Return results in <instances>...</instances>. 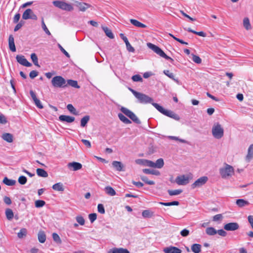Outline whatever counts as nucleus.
Instances as JSON below:
<instances>
[{"label": "nucleus", "instance_id": "nucleus-35", "mask_svg": "<svg viewBox=\"0 0 253 253\" xmlns=\"http://www.w3.org/2000/svg\"><path fill=\"white\" fill-rule=\"evenodd\" d=\"M164 162L163 159L160 158L156 161V163H154V168L161 169L164 166Z\"/></svg>", "mask_w": 253, "mask_h": 253}, {"label": "nucleus", "instance_id": "nucleus-32", "mask_svg": "<svg viewBox=\"0 0 253 253\" xmlns=\"http://www.w3.org/2000/svg\"><path fill=\"white\" fill-rule=\"evenodd\" d=\"M2 182L4 184L8 186H13L16 183L15 180L9 179L7 177H5L3 178Z\"/></svg>", "mask_w": 253, "mask_h": 253}, {"label": "nucleus", "instance_id": "nucleus-20", "mask_svg": "<svg viewBox=\"0 0 253 253\" xmlns=\"http://www.w3.org/2000/svg\"><path fill=\"white\" fill-rule=\"evenodd\" d=\"M253 158V144H251L248 150V154L246 157V160L250 162Z\"/></svg>", "mask_w": 253, "mask_h": 253}, {"label": "nucleus", "instance_id": "nucleus-31", "mask_svg": "<svg viewBox=\"0 0 253 253\" xmlns=\"http://www.w3.org/2000/svg\"><path fill=\"white\" fill-rule=\"evenodd\" d=\"M118 117L122 122L126 124H129L131 123V122L122 113L118 114Z\"/></svg>", "mask_w": 253, "mask_h": 253}, {"label": "nucleus", "instance_id": "nucleus-54", "mask_svg": "<svg viewBox=\"0 0 253 253\" xmlns=\"http://www.w3.org/2000/svg\"><path fill=\"white\" fill-rule=\"evenodd\" d=\"M192 60L194 62H195L196 63H197V64H200L202 62V60L200 58V57H199L197 55H194L193 54H192Z\"/></svg>", "mask_w": 253, "mask_h": 253}, {"label": "nucleus", "instance_id": "nucleus-49", "mask_svg": "<svg viewBox=\"0 0 253 253\" xmlns=\"http://www.w3.org/2000/svg\"><path fill=\"white\" fill-rule=\"evenodd\" d=\"M45 204V202L42 200H37L35 202V207L36 208H41L44 206Z\"/></svg>", "mask_w": 253, "mask_h": 253}, {"label": "nucleus", "instance_id": "nucleus-44", "mask_svg": "<svg viewBox=\"0 0 253 253\" xmlns=\"http://www.w3.org/2000/svg\"><path fill=\"white\" fill-rule=\"evenodd\" d=\"M31 58L33 62V63L37 66L40 67L38 64V59L37 55L35 53H32L31 55Z\"/></svg>", "mask_w": 253, "mask_h": 253}, {"label": "nucleus", "instance_id": "nucleus-52", "mask_svg": "<svg viewBox=\"0 0 253 253\" xmlns=\"http://www.w3.org/2000/svg\"><path fill=\"white\" fill-rule=\"evenodd\" d=\"M147 160H145V159H136L135 162L138 165L146 166Z\"/></svg>", "mask_w": 253, "mask_h": 253}, {"label": "nucleus", "instance_id": "nucleus-61", "mask_svg": "<svg viewBox=\"0 0 253 253\" xmlns=\"http://www.w3.org/2000/svg\"><path fill=\"white\" fill-rule=\"evenodd\" d=\"M143 217H150L151 216V212L149 210H144L142 213Z\"/></svg>", "mask_w": 253, "mask_h": 253}, {"label": "nucleus", "instance_id": "nucleus-34", "mask_svg": "<svg viewBox=\"0 0 253 253\" xmlns=\"http://www.w3.org/2000/svg\"><path fill=\"white\" fill-rule=\"evenodd\" d=\"M5 215L8 220H11L14 217L12 210L10 209H7L5 210Z\"/></svg>", "mask_w": 253, "mask_h": 253}, {"label": "nucleus", "instance_id": "nucleus-26", "mask_svg": "<svg viewBox=\"0 0 253 253\" xmlns=\"http://www.w3.org/2000/svg\"><path fill=\"white\" fill-rule=\"evenodd\" d=\"M236 203L237 205L239 207H243L246 206H248L250 203L248 201H246L242 199H238L236 200Z\"/></svg>", "mask_w": 253, "mask_h": 253}, {"label": "nucleus", "instance_id": "nucleus-46", "mask_svg": "<svg viewBox=\"0 0 253 253\" xmlns=\"http://www.w3.org/2000/svg\"><path fill=\"white\" fill-rule=\"evenodd\" d=\"M141 179L145 182L146 183L149 185H154L155 184V182L152 180H148V178L145 176H141Z\"/></svg>", "mask_w": 253, "mask_h": 253}, {"label": "nucleus", "instance_id": "nucleus-3", "mask_svg": "<svg viewBox=\"0 0 253 253\" xmlns=\"http://www.w3.org/2000/svg\"><path fill=\"white\" fill-rule=\"evenodd\" d=\"M211 132L215 138L219 139L223 136L224 129L221 125L217 123L213 125Z\"/></svg>", "mask_w": 253, "mask_h": 253}, {"label": "nucleus", "instance_id": "nucleus-33", "mask_svg": "<svg viewBox=\"0 0 253 253\" xmlns=\"http://www.w3.org/2000/svg\"><path fill=\"white\" fill-rule=\"evenodd\" d=\"M37 173L38 176L42 177H47L48 176L47 172L42 169H37Z\"/></svg>", "mask_w": 253, "mask_h": 253}, {"label": "nucleus", "instance_id": "nucleus-57", "mask_svg": "<svg viewBox=\"0 0 253 253\" xmlns=\"http://www.w3.org/2000/svg\"><path fill=\"white\" fill-rule=\"evenodd\" d=\"M132 80L134 82H142L143 79L139 75H135L132 77Z\"/></svg>", "mask_w": 253, "mask_h": 253}, {"label": "nucleus", "instance_id": "nucleus-62", "mask_svg": "<svg viewBox=\"0 0 253 253\" xmlns=\"http://www.w3.org/2000/svg\"><path fill=\"white\" fill-rule=\"evenodd\" d=\"M34 102L38 108L40 109L43 108V106L42 105L40 100L39 99H36L35 101H34Z\"/></svg>", "mask_w": 253, "mask_h": 253}, {"label": "nucleus", "instance_id": "nucleus-16", "mask_svg": "<svg viewBox=\"0 0 253 253\" xmlns=\"http://www.w3.org/2000/svg\"><path fill=\"white\" fill-rule=\"evenodd\" d=\"M59 119L61 122H65L68 123H71L75 121V118L72 116L67 115H60L59 117Z\"/></svg>", "mask_w": 253, "mask_h": 253}, {"label": "nucleus", "instance_id": "nucleus-14", "mask_svg": "<svg viewBox=\"0 0 253 253\" xmlns=\"http://www.w3.org/2000/svg\"><path fill=\"white\" fill-rule=\"evenodd\" d=\"M163 251L165 253H181V250L177 247L170 246L164 249Z\"/></svg>", "mask_w": 253, "mask_h": 253}, {"label": "nucleus", "instance_id": "nucleus-28", "mask_svg": "<svg viewBox=\"0 0 253 253\" xmlns=\"http://www.w3.org/2000/svg\"><path fill=\"white\" fill-rule=\"evenodd\" d=\"M143 172L144 173L148 174H154L155 175H159L160 174V173L159 171L154 169H143Z\"/></svg>", "mask_w": 253, "mask_h": 253}, {"label": "nucleus", "instance_id": "nucleus-55", "mask_svg": "<svg viewBox=\"0 0 253 253\" xmlns=\"http://www.w3.org/2000/svg\"><path fill=\"white\" fill-rule=\"evenodd\" d=\"M181 236L183 237H187L190 234V231L186 228L181 230L180 233Z\"/></svg>", "mask_w": 253, "mask_h": 253}, {"label": "nucleus", "instance_id": "nucleus-6", "mask_svg": "<svg viewBox=\"0 0 253 253\" xmlns=\"http://www.w3.org/2000/svg\"><path fill=\"white\" fill-rule=\"evenodd\" d=\"M51 84L54 87L65 88L66 87V81L60 76H56L51 80Z\"/></svg>", "mask_w": 253, "mask_h": 253}, {"label": "nucleus", "instance_id": "nucleus-29", "mask_svg": "<svg viewBox=\"0 0 253 253\" xmlns=\"http://www.w3.org/2000/svg\"><path fill=\"white\" fill-rule=\"evenodd\" d=\"M52 188L53 190L57 191L62 192L64 190L63 185L61 182H58L54 184L52 186Z\"/></svg>", "mask_w": 253, "mask_h": 253}, {"label": "nucleus", "instance_id": "nucleus-60", "mask_svg": "<svg viewBox=\"0 0 253 253\" xmlns=\"http://www.w3.org/2000/svg\"><path fill=\"white\" fill-rule=\"evenodd\" d=\"M58 46L61 51L67 57H70L69 54L64 49V48L59 44L58 43Z\"/></svg>", "mask_w": 253, "mask_h": 253}, {"label": "nucleus", "instance_id": "nucleus-25", "mask_svg": "<svg viewBox=\"0 0 253 253\" xmlns=\"http://www.w3.org/2000/svg\"><path fill=\"white\" fill-rule=\"evenodd\" d=\"M201 245L199 244H194L192 245L191 249L194 253H200L201 252Z\"/></svg>", "mask_w": 253, "mask_h": 253}, {"label": "nucleus", "instance_id": "nucleus-9", "mask_svg": "<svg viewBox=\"0 0 253 253\" xmlns=\"http://www.w3.org/2000/svg\"><path fill=\"white\" fill-rule=\"evenodd\" d=\"M191 178V176L189 175L178 176L175 179V182L179 185H185L189 183Z\"/></svg>", "mask_w": 253, "mask_h": 253}, {"label": "nucleus", "instance_id": "nucleus-21", "mask_svg": "<svg viewBox=\"0 0 253 253\" xmlns=\"http://www.w3.org/2000/svg\"><path fill=\"white\" fill-rule=\"evenodd\" d=\"M112 166L113 167L118 171H123V165L121 162L119 161H113L112 163Z\"/></svg>", "mask_w": 253, "mask_h": 253}, {"label": "nucleus", "instance_id": "nucleus-36", "mask_svg": "<svg viewBox=\"0 0 253 253\" xmlns=\"http://www.w3.org/2000/svg\"><path fill=\"white\" fill-rule=\"evenodd\" d=\"M168 138L169 139H171V140H176V141H178L179 142H180L181 143H186V144H190L189 142H188V141H187L186 140H184V139H183L179 138L178 137H177V136H169Z\"/></svg>", "mask_w": 253, "mask_h": 253}, {"label": "nucleus", "instance_id": "nucleus-23", "mask_svg": "<svg viewBox=\"0 0 253 253\" xmlns=\"http://www.w3.org/2000/svg\"><path fill=\"white\" fill-rule=\"evenodd\" d=\"M130 22L132 25L137 27L142 28H145L147 27V26L146 25L140 22L139 21L135 19H131L130 20Z\"/></svg>", "mask_w": 253, "mask_h": 253}, {"label": "nucleus", "instance_id": "nucleus-59", "mask_svg": "<svg viewBox=\"0 0 253 253\" xmlns=\"http://www.w3.org/2000/svg\"><path fill=\"white\" fill-rule=\"evenodd\" d=\"M126 49L129 52H134V51H135L134 48L131 46V45L130 44L129 42H126Z\"/></svg>", "mask_w": 253, "mask_h": 253}, {"label": "nucleus", "instance_id": "nucleus-4", "mask_svg": "<svg viewBox=\"0 0 253 253\" xmlns=\"http://www.w3.org/2000/svg\"><path fill=\"white\" fill-rule=\"evenodd\" d=\"M147 46L151 49L152 50H153L155 53H156L157 54L159 55L161 57L169 60L173 61V59L168 56L158 46L150 43L148 42L147 43Z\"/></svg>", "mask_w": 253, "mask_h": 253}, {"label": "nucleus", "instance_id": "nucleus-19", "mask_svg": "<svg viewBox=\"0 0 253 253\" xmlns=\"http://www.w3.org/2000/svg\"><path fill=\"white\" fill-rule=\"evenodd\" d=\"M1 138L8 143H11L13 141V135L10 133H4L1 135Z\"/></svg>", "mask_w": 253, "mask_h": 253}, {"label": "nucleus", "instance_id": "nucleus-40", "mask_svg": "<svg viewBox=\"0 0 253 253\" xmlns=\"http://www.w3.org/2000/svg\"><path fill=\"white\" fill-rule=\"evenodd\" d=\"M206 232L208 235L212 236L217 233V230L213 227H208L206 230Z\"/></svg>", "mask_w": 253, "mask_h": 253}, {"label": "nucleus", "instance_id": "nucleus-18", "mask_svg": "<svg viewBox=\"0 0 253 253\" xmlns=\"http://www.w3.org/2000/svg\"><path fill=\"white\" fill-rule=\"evenodd\" d=\"M76 5L81 11H85L90 6V5L84 2H77Z\"/></svg>", "mask_w": 253, "mask_h": 253}, {"label": "nucleus", "instance_id": "nucleus-13", "mask_svg": "<svg viewBox=\"0 0 253 253\" xmlns=\"http://www.w3.org/2000/svg\"><path fill=\"white\" fill-rule=\"evenodd\" d=\"M239 225L237 222H230L224 225V229L227 231H235L238 229Z\"/></svg>", "mask_w": 253, "mask_h": 253}, {"label": "nucleus", "instance_id": "nucleus-17", "mask_svg": "<svg viewBox=\"0 0 253 253\" xmlns=\"http://www.w3.org/2000/svg\"><path fill=\"white\" fill-rule=\"evenodd\" d=\"M8 45L10 50L12 52L16 51V47L14 43V39L12 35H10L8 38Z\"/></svg>", "mask_w": 253, "mask_h": 253}, {"label": "nucleus", "instance_id": "nucleus-38", "mask_svg": "<svg viewBox=\"0 0 253 253\" xmlns=\"http://www.w3.org/2000/svg\"><path fill=\"white\" fill-rule=\"evenodd\" d=\"M243 25L247 30L251 29L252 27L248 18H245L243 20Z\"/></svg>", "mask_w": 253, "mask_h": 253}, {"label": "nucleus", "instance_id": "nucleus-42", "mask_svg": "<svg viewBox=\"0 0 253 253\" xmlns=\"http://www.w3.org/2000/svg\"><path fill=\"white\" fill-rule=\"evenodd\" d=\"M164 73L171 79L178 83V80L175 79L174 74L170 72L169 70H164Z\"/></svg>", "mask_w": 253, "mask_h": 253}, {"label": "nucleus", "instance_id": "nucleus-53", "mask_svg": "<svg viewBox=\"0 0 253 253\" xmlns=\"http://www.w3.org/2000/svg\"><path fill=\"white\" fill-rule=\"evenodd\" d=\"M52 238H53V240L55 242H56V243H61V239H60V237L59 236V235L57 233H53L52 234Z\"/></svg>", "mask_w": 253, "mask_h": 253}, {"label": "nucleus", "instance_id": "nucleus-15", "mask_svg": "<svg viewBox=\"0 0 253 253\" xmlns=\"http://www.w3.org/2000/svg\"><path fill=\"white\" fill-rule=\"evenodd\" d=\"M68 167L70 169H72L74 171H77L82 169V165L80 163L74 162L68 163Z\"/></svg>", "mask_w": 253, "mask_h": 253}, {"label": "nucleus", "instance_id": "nucleus-43", "mask_svg": "<svg viewBox=\"0 0 253 253\" xmlns=\"http://www.w3.org/2000/svg\"><path fill=\"white\" fill-rule=\"evenodd\" d=\"M160 204L165 206H178L179 205V203L178 201H172L167 203L160 202Z\"/></svg>", "mask_w": 253, "mask_h": 253}, {"label": "nucleus", "instance_id": "nucleus-7", "mask_svg": "<svg viewBox=\"0 0 253 253\" xmlns=\"http://www.w3.org/2000/svg\"><path fill=\"white\" fill-rule=\"evenodd\" d=\"M219 173L223 178H226L234 174V169L232 166L225 164V167L219 169Z\"/></svg>", "mask_w": 253, "mask_h": 253}, {"label": "nucleus", "instance_id": "nucleus-30", "mask_svg": "<svg viewBox=\"0 0 253 253\" xmlns=\"http://www.w3.org/2000/svg\"><path fill=\"white\" fill-rule=\"evenodd\" d=\"M68 85H70L77 88H79L80 87V86L78 84L77 81L72 80H68L66 81V87Z\"/></svg>", "mask_w": 253, "mask_h": 253}, {"label": "nucleus", "instance_id": "nucleus-27", "mask_svg": "<svg viewBox=\"0 0 253 253\" xmlns=\"http://www.w3.org/2000/svg\"><path fill=\"white\" fill-rule=\"evenodd\" d=\"M102 28L105 32L106 35L109 38L113 39L114 38V36L112 32V31L107 27L102 26Z\"/></svg>", "mask_w": 253, "mask_h": 253}, {"label": "nucleus", "instance_id": "nucleus-39", "mask_svg": "<svg viewBox=\"0 0 253 253\" xmlns=\"http://www.w3.org/2000/svg\"><path fill=\"white\" fill-rule=\"evenodd\" d=\"M38 239L40 243H43L46 240V236L43 232H40L38 234Z\"/></svg>", "mask_w": 253, "mask_h": 253}, {"label": "nucleus", "instance_id": "nucleus-51", "mask_svg": "<svg viewBox=\"0 0 253 253\" xmlns=\"http://www.w3.org/2000/svg\"><path fill=\"white\" fill-rule=\"evenodd\" d=\"M76 219L79 224H80L81 225H83L84 224L85 221L83 216L78 215L76 216Z\"/></svg>", "mask_w": 253, "mask_h": 253}, {"label": "nucleus", "instance_id": "nucleus-47", "mask_svg": "<svg viewBox=\"0 0 253 253\" xmlns=\"http://www.w3.org/2000/svg\"><path fill=\"white\" fill-rule=\"evenodd\" d=\"M27 234V230L26 228H22L20 232L18 233L17 236L19 238H22Z\"/></svg>", "mask_w": 253, "mask_h": 253}, {"label": "nucleus", "instance_id": "nucleus-1", "mask_svg": "<svg viewBox=\"0 0 253 253\" xmlns=\"http://www.w3.org/2000/svg\"><path fill=\"white\" fill-rule=\"evenodd\" d=\"M129 89L137 99L138 103L141 104L150 103L152 105L154 103L153 102V99L147 95L141 92H137L130 88H129Z\"/></svg>", "mask_w": 253, "mask_h": 253}, {"label": "nucleus", "instance_id": "nucleus-58", "mask_svg": "<svg viewBox=\"0 0 253 253\" xmlns=\"http://www.w3.org/2000/svg\"><path fill=\"white\" fill-rule=\"evenodd\" d=\"M89 219L91 223H93L97 218V215L95 213H90L88 215Z\"/></svg>", "mask_w": 253, "mask_h": 253}, {"label": "nucleus", "instance_id": "nucleus-12", "mask_svg": "<svg viewBox=\"0 0 253 253\" xmlns=\"http://www.w3.org/2000/svg\"><path fill=\"white\" fill-rule=\"evenodd\" d=\"M17 61L21 65L26 67H31L32 64L28 62L23 55H17L16 57Z\"/></svg>", "mask_w": 253, "mask_h": 253}, {"label": "nucleus", "instance_id": "nucleus-56", "mask_svg": "<svg viewBox=\"0 0 253 253\" xmlns=\"http://www.w3.org/2000/svg\"><path fill=\"white\" fill-rule=\"evenodd\" d=\"M97 210L101 214H104L105 212L104 207L103 205L101 204H99L98 205Z\"/></svg>", "mask_w": 253, "mask_h": 253}, {"label": "nucleus", "instance_id": "nucleus-5", "mask_svg": "<svg viewBox=\"0 0 253 253\" xmlns=\"http://www.w3.org/2000/svg\"><path fill=\"white\" fill-rule=\"evenodd\" d=\"M52 3L55 7L63 10L71 11L74 9L71 4L67 3L64 0H55L52 2Z\"/></svg>", "mask_w": 253, "mask_h": 253}, {"label": "nucleus", "instance_id": "nucleus-22", "mask_svg": "<svg viewBox=\"0 0 253 253\" xmlns=\"http://www.w3.org/2000/svg\"><path fill=\"white\" fill-rule=\"evenodd\" d=\"M104 191L107 195L111 196H114L116 194V192L115 190L110 186L105 187L104 188Z\"/></svg>", "mask_w": 253, "mask_h": 253}, {"label": "nucleus", "instance_id": "nucleus-8", "mask_svg": "<svg viewBox=\"0 0 253 253\" xmlns=\"http://www.w3.org/2000/svg\"><path fill=\"white\" fill-rule=\"evenodd\" d=\"M121 111L122 113L125 114L127 117H128L130 119H131L133 122L137 124H140L141 121L137 118V117L135 115V114L132 112L131 111L129 110L126 108L124 107H122L121 108Z\"/></svg>", "mask_w": 253, "mask_h": 253}, {"label": "nucleus", "instance_id": "nucleus-10", "mask_svg": "<svg viewBox=\"0 0 253 253\" xmlns=\"http://www.w3.org/2000/svg\"><path fill=\"white\" fill-rule=\"evenodd\" d=\"M22 18L24 20L32 19L37 20L38 17L34 14V12L30 8L27 9L22 14Z\"/></svg>", "mask_w": 253, "mask_h": 253}, {"label": "nucleus", "instance_id": "nucleus-37", "mask_svg": "<svg viewBox=\"0 0 253 253\" xmlns=\"http://www.w3.org/2000/svg\"><path fill=\"white\" fill-rule=\"evenodd\" d=\"M90 117L88 115L84 116L81 120V126L82 127H84L86 126L89 121Z\"/></svg>", "mask_w": 253, "mask_h": 253}, {"label": "nucleus", "instance_id": "nucleus-2", "mask_svg": "<svg viewBox=\"0 0 253 253\" xmlns=\"http://www.w3.org/2000/svg\"><path fill=\"white\" fill-rule=\"evenodd\" d=\"M152 105L160 113L169 117L172 118L175 120L178 121L180 117L178 115L174 113L173 111L165 109L162 106L157 103L152 104Z\"/></svg>", "mask_w": 253, "mask_h": 253}, {"label": "nucleus", "instance_id": "nucleus-48", "mask_svg": "<svg viewBox=\"0 0 253 253\" xmlns=\"http://www.w3.org/2000/svg\"><path fill=\"white\" fill-rule=\"evenodd\" d=\"M42 27L43 30L45 32V33L47 35H51L50 32H49V31L48 30V29H47V27L46 26V25L44 23L43 18H42Z\"/></svg>", "mask_w": 253, "mask_h": 253}, {"label": "nucleus", "instance_id": "nucleus-45", "mask_svg": "<svg viewBox=\"0 0 253 253\" xmlns=\"http://www.w3.org/2000/svg\"><path fill=\"white\" fill-rule=\"evenodd\" d=\"M67 109L73 114L75 115H78V112L76 111V109L74 108V107L71 104H68L67 106Z\"/></svg>", "mask_w": 253, "mask_h": 253}, {"label": "nucleus", "instance_id": "nucleus-63", "mask_svg": "<svg viewBox=\"0 0 253 253\" xmlns=\"http://www.w3.org/2000/svg\"><path fill=\"white\" fill-rule=\"evenodd\" d=\"M222 217H223V216L221 214H218L214 215L213 217V220L214 221H217L218 220H220L222 219Z\"/></svg>", "mask_w": 253, "mask_h": 253}, {"label": "nucleus", "instance_id": "nucleus-24", "mask_svg": "<svg viewBox=\"0 0 253 253\" xmlns=\"http://www.w3.org/2000/svg\"><path fill=\"white\" fill-rule=\"evenodd\" d=\"M108 253H129L128 250L124 248H115L110 251Z\"/></svg>", "mask_w": 253, "mask_h": 253}, {"label": "nucleus", "instance_id": "nucleus-64", "mask_svg": "<svg viewBox=\"0 0 253 253\" xmlns=\"http://www.w3.org/2000/svg\"><path fill=\"white\" fill-rule=\"evenodd\" d=\"M38 75V72L36 71L33 70L30 73L29 76L31 79H34Z\"/></svg>", "mask_w": 253, "mask_h": 253}, {"label": "nucleus", "instance_id": "nucleus-41", "mask_svg": "<svg viewBox=\"0 0 253 253\" xmlns=\"http://www.w3.org/2000/svg\"><path fill=\"white\" fill-rule=\"evenodd\" d=\"M168 192L170 196L178 195L182 192V190L181 189L176 190H168Z\"/></svg>", "mask_w": 253, "mask_h": 253}, {"label": "nucleus", "instance_id": "nucleus-50", "mask_svg": "<svg viewBox=\"0 0 253 253\" xmlns=\"http://www.w3.org/2000/svg\"><path fill=\"white\" fill-rule=\"evenodd\" d=\"M27 178L25 176H23V175L20 176L18 178V182L21 185H24V184H26V183L27 182Z\"/></svg>", "mask_w": 253, "mask_h": 253}, {"label": "nucleus", "instance_id": "nucleus-11", "mask_svg": "<svg viewBox=\"0 0 253 253\" xmlns=\"http://www.w3.org/2000/svg\"><path fill=\"white\" fill-rule=\"evenodd\" d=\"M208 180V178L207 176H204L200 177L197 180H196L195 182H194L191 185V188L192 189H195L197 187H200L203 185H204Z\"/></svg>", "mask_w": 253, "mask_h": 253}]
</instances>
